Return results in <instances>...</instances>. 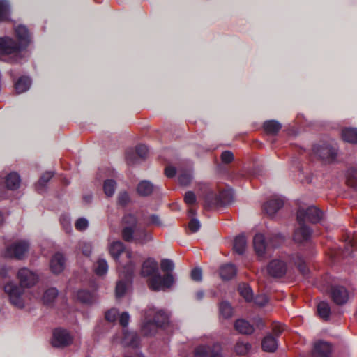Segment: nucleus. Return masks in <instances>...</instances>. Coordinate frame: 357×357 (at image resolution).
I'll list each match as a JSON object with an SVG mask.
<instances>
[{
    "label": "nucleus",
    "instance_id": "nucleus-1",
    "mask_svg": "<svg viewBox=\"0 0 357 357\" xmlns=\"http://www.w3.org/2000/svg\"><path fill=\"white\" fill-rule=\"evenodd\" d=\"M17 278L20 280L19 284L10 282L4 285L3 289L13 305L18 308H23L24 306L22 298L24 289L35 285L38 280V276L27 268H22L17 272Z\"/></svg>",
    "mask_w": 357,
    "mask_h": 357
},
{
    "label": "nucleus",
    "instance_id": "nucleus-2",
    "mask_svg": "<svg viewBox=\"0 0 357 357\" xmlns=\"http://www.w3.org/2000/svg\"><path fill=\"white\" fill-rule=\"evenodd\" d=\"M141 275L149 278L147 280L149 288L155 291L170 288L175 281L172 273H165L162 276L158 262L151 257H149L143 262Z\"/></svg>",
    "mask_w": 357,
    "mask_h": 357
},
{
    "label": "nucleus",
    "instance_id": "nucleus-3",
    "mask_svg": "<svg viewBox=\"0 0 357 357\" xmlns=\"http://www.w3.org/2000/svg\"><path fill=\"white\" fill-rule=\"evenodd\" d=\"M17 42L9 37L0 38V57L8 54H18L27 48L30 43V34L28 29L23 25L15 29Z\"/></svg>",
    "mask_w": 357,
    "mask_h": 357
},
{
    "label": "nucleus",
    "instance_id": "nucleus-4",
    "mask_svg": "<svg viewBox=\"0 0 357 357\" xmlns=\"http://www.w3.org/2000/svg\"><path fill=\"white\" fill-rule=\"evenodd\" d=\"M168 323L169 317L164 310L156 311L153 307H148L143 315L141 332L144 336H153Z\"/></svg>",
    "mask_w": 357,
    "mask_h": 357
},
{
    "label": "nucleus",
    "instance_id": "nucleus-5",
    "mask_svg": "<svg viewBox=\"0 0 357 357\" xmlns=\"http://www.w3.org/2000/svg\"><path fill=\"white\" fill-rule=\"evenodd\" d=\"M312 151L320 160L328 164L335 162L339 155L337 144L332 142H324L314 144Z\"/></svg>",
    "mask_w": 357,
    "mask_h": 357
},
{
    "label": "nucleus",
    "instance_id": "nucleus-6",
    "mask_svg": "<svg viewBox=\"0 0 357 357\" xmlns=\"http://www.w3.org/2000/svg\"><path fill=\"white\" fill-rule=\"evenodd\" d=\"M135 265L132 261L123 266V270L120 273L121 280L117 282L116 286V296L121 298L126 292L128 286L132 282Z\"/></svg>",
    "mask_w": 357,
    "mask_h": 357
},
{
    "label": "nucleus",
    "instance_id": "nucleus-7",
    "mask_svg": "<svg viewBox=\"0 0 357 357\" xmlns=\"http://www.w3.org/2000/svg\"><path fill=\"white\" fill-rule=\"evenodd\" d=\"M324 217L323 211L315 206H310L306 209L299 208L297 211L296 220L300 222H309L312 224L319 222Z\"/></svg>",
    "mask_w": 357,
    "mask_h": 357
},
{
    "label": "nucleus",
    "instance_id": "nucleus-8",
    "mask_svg": "<svg viewBox=\"0 0 357 357\" xmlns=\"http://www.w3.org/2000/svg\"><path fill=\"white\" fill-rule=\"evenodd\" d=\"M73 336L70 333L62 328H57L53 331L52 345L54 347L63 348L72 344Z\"/></svg>",
    "mask_w": 357,
    "mask_h": 357
},
{
    "label": "nucleus",
    "instance_id": "nucleus-9",
    "mask_svg": "<svg viewBox=\"0 0 357 357\" xmlns=\"http://www.w3.org/2000/svg\"><path fill=\"white\" fill-rule=\"evenodd\" d=\"M29 248V243L28 241H19L7 247L5 255L8 257L22 259Z\"/></svg>",
    "mask_w": 357,
    "mask_h": 357
},
{
    "label": "nucleus",
    "instance_id": "nucleus-10",
    "mask_svg": "<svg viewBox=\"0 0 357 357\" xmlns=\"http://www.w3.org/2000/svg\"><path fill=\"white\" fill-rule=\"evenodd\" d=\"M195 357H222L221 345H199L195 349Z\"/></svg>",
    "mask_w": 357,
    "mask_h": 357
},
{
    "label": "nucleus",
    "instance_id": "nucleus-11",
    "mask_svg": "<svg viewBox=\"0 0 357 357\" xmlns=\"http://www.w3.org/2000/svg\"><path fill=\"white\" fill-rule=\"evenodd\" d=\"M287 271L286 263L280 259H273L267 266V271L273 278H282Z\"/></svg>",
    "mask_w": 357,
    "mask_h": 357
},
{
    "label": "nucleus",
    "instance_id": "nucleus-12",
    "mask_svg": "<svg viewBox=\"0 0 357 357\" xmlns=\"http://www.w3.org/2000/svg\"><path fill=\"white\" fill-rule=\"evenodd\" d=\"M331 296L335 304L342 305L349 300V292L343 286L333 285L331 287Z\"/></svg>",
    "mask_w": 357,
    "mask_h": 357
},
{
    "label": "nucleus",
    "instance_id": "nucleus-13",
    "mask_svg": "<svg viewBox=\"0 0 357 357\" xmlns=\"http://www.w3.org/2000/svg\"><path fill=\"white\" fill-rule=\"evenodd\" d=\"M299 227L296 228L294 233V240L297 243L307 241L312 234V229L306 225V222L297 221Z\"/></svg>",
    "mask_w": 357,
    "mask_h": 357
},
{
    "label": "nucleus",
    "instance_id": "nucleus-14",
    "mask_svg": "<svg viewBox=\"0 0 357 357\" xmlns=\"http://www.w3.org/2000/svg\"><path fill=\"white\" fill-rule=\"evenodd\" d=\"M284 204L283 199L274 196L264 204L263 209L268 216H273Z\"/></svg>",
    "mask_w": 357,
    "mask_h": 357
},
{
    "label": "nucleus",
    "instance_id": "nucleus-15",
    "mask_svg": "<svg viewBox=\"0 0 357 357\" xmlns=\"http://www.w3.org/2000/svg\"><path fill=\"white\" fill-rule=\"evenodd\" d=\"M332 349L331 343L319 340L314 343L312 354L314 357H331Z\"/></svg>",
    "mask_w": 357,
    "mask_h": 357
},
{
    "label": "nucleus",
    "instance_id": "nucleus-16",
    "mask_svg": "<svg viewBox=\"0 0 357 357\" xmlns=\"http://www.w3.org/2000/svg\"><path fill=\"white\" fill-rule=\"evenodd\" d=\"M126 247L123 243L120 241H116L112 242L109 247V252L112 258L116 261H119V258L120 255L123 252H126V257L128 259V261H132L130 260L131 252L130 251L126 252ZM128 262L127 264H128Z\"/></svg>",
    "mask_w": 357,
    "mask_h": 357
},
{
    "label": "nucleus",
    "instance_id": "nucleus-17",
    "mask_svg": "<svg viewBox=\"0 0 357 357\" xmlns=\"http://www.w3.org/2000/svg\"><path fill=\"white\" fill-rule=\"evenodd\" d=\"M65 257L63 254L57 252L54 254L50 260V269L54 274L61 273L65 268Z\"/></svg>",
    "mask_w": 357,
    "mask_h": 357
},
{
    "label": "nucleus",
    "instance_id": "nucleus-18",
    "mask_svg": "<svg viewBox=\"0 0 357 357\" xmlns=\"http://www.w3.org/2000/svg\"><path fill=\"white\" fill-rule=\"evenodd\" d=\"M289 261L297 267V269L303 276L307 277L310 270L301 255L298 253L291 255L289 256Z\"/></svg>",
    "mask_w": 357,
    "mask_h": 357
},
{
    "label": "nucleus",
    "instance_id": "nucleus-19",
    "mask_svg": "<svg viewBox=\"0 0 357 357\" xmlns=\"http://www.w3.org/2000/svg\"><path fill=\"white\" fill-rule=\"evenodd\" d=\"M253 246L256 254L259 257H264L268 248L264 236L262 234H257L253 238Z\"/></svg>",
    "mask_w": 357,
    "mask_h": 357
},
{
    "label": "nucleus",
    "instance_id": "nucleus-20",
    "mask_svg": "<svg viewBox=\"0 0 357 357\" xmlns=\"http://www.w3.org/2000/svg\"><path fill=\"white\" fill-rule=\"evenodd\" d=\"M123 337L122 342L123 344L128 347L137 348L139 347L140 343V337L138 334L133 331H128V330H123Z\"/></svg>",
    "mask_w": 357,
    "mask_h": 357
},
{
    "label": "nucleus",
    "instance_id": "nucleus-21",
    "mask_svg": "<svg viewBox=\"0 0 357 357\" xmlns=\"http://www.w3.org/2000/svg\"><path fill=\"white\" fill-rule=\"evenodd\" d=\"M278 347V340L273 335H266L261 342L262 349L266 352H274Z\"/></svg>",
    "mask_w": 357,
    "mask_h": 357
},
{
    "label": "nucleus",
    "instance_id": "nucleus-22",
    "mask_svg": "<svg viewBox=\"0 0 357 357\" xmlns=\"http://www.w3.org/2000/svg\"><path fill=\"white\" fill-rule=\"evenodd\" d=\"M237 273V268L233 264H225L220 268V275L223 280H231Z\"/></svg>",
    "mask_w": 357,
    "mask_h": 357
},
{
    "label": "nucleus",
    "instance_id": "nucleus-23",
    "mask_svg": "<svg viewBox=\"0 0 357 357\" xmlns=\"http://www.w3.org/2000/svg\"><path fill=\"white\" fill-rule=\"evenodd\" d=\"M234 328L239 333L244 335H250L255 331L254 326L243 319H239L235 321Z\"/></svg>",
    "mask_w": 357,
    "mask_h": 357
},
{
    "label": "nucleus",
    "instance_id": "nucleus-24",
    "mask_svg": "<svg viewBox=\"0 0 357 357\" xmlns=\"http://www.w3.org/2000/svg\"><path fill=\"white\" fill-rule=\"evenodd\" d=\"M154 190V185L150 181L144 180L140 181L137 187V192L141 197H148Z\"/></svg>",
    "mask_w": 357,
    "mask_h": 357
},
{
    "label": "nucleus",
    "instance_id": "nucleus-25",
    "mask_svg": "<svg viewBox=\"0 0 357 357\" xmlns=\"http://www.w3.org/2000/svg\"><path fill=\"white\" fill-rule=\"evenodd\" d=\"M20 182V176L17 172H10L6 177V185L9 190H15L19 188Z\"/></svg>",
    "mask_w": 357,
    "mask_h": 357
},
{
    "label": "nucleus",
    "instance_id": "nucleus-26",
    "mask_svg": "<svg viewBox=\"0 0 357 357\" xmlns=\"http://www.w3.org/2000/svg\"><path fill=\"white\" fill-rule=\"evenodd\" d=\"M221 206L219 200L218 194L213 191H209L206 193L204 200V207L210 209L213 207Z\"/></svg>",
    "mask_w": 357,
    "mask_h": 357
},
{
    "label": "nucleus",
    "instance_id": "nucleus-27",
    "mask_svg": "<svg viewBox=\"0 0 357 357\" xmlns=\"http://www.w3.org/2000/svg\"><path fill=\"white\" fill-rule=\"evenodd\" d=\"M153 240L152 234L146 229H137L135 234V242L142 245L146 244Z\"/></svg>",
    "mask_w": 357,
    "mask_h": 357
},
{
    "label": "nucleus",
    "instance_id": "nucleus-28",
    "mask_svg": "<svg viewBox=\"0 0 357 357\" xmlns=\"http://www.w3.org/2000/svg\"><path fill=\"white\" fill-rule=\"evenodd\" d=\"M342 138L344 141L357 144V129L346 128L342 130Z\"/></svg>",
    "mask_w": 357,
    "mask_h": 357
},
{
    "label": "nucleus",
    "instance_id": "nucleus-29",
    "mask_svg": "<svg viewBox=\"0 0 357 357\" xmlns=\"http://www.w3.org/2000/svg\"><path fill=\"white\" fill-rule=\"evenodd\" d=\"M246 244V238L243 234L237 236L234 241V251L238 255H243L245 252Z\"/></svg>",
    "mask_w": 357,
    "mask_h": 357
},
{
    "label": "nucleus",
    "instance_id": "nucleus-30",
    "mask_svg": "<svg viewBox=\"0 0 357 357\" xmlns=\"http://www.w3.org/2000/svg\"><path fill=\"white\" fill-rule=\"evenodd\" d=\"M31 84V79L27 76L20 77L15 84V89L17 93L26 91Z\"/></svg>",
    "mask_w": 357,
    "mask_h": 357
},
{
    "label": "nucleus",
    "instance_id": "nucleus-31",
    "mask_svg": "<svg viewBox=\"0 0 357 357\" xmlns=\"http://www.w3.org/2000/svg\"><path fill=\"white\" fill-rule=\"evenodd\" d=\"M263 127L267 133L276 135L280 130L282 125L275 120H269L264 123Z\"/></svg>",
    "mask_w": 357,
    "mask_h": 357
},
{
    "label": "nucleus",
    "instance_id": "nucleus-32",
    "mask_svg": "<svg viewBox=\"0 0 357 357\" xmlns=\"http://www.w3.org/2000/svg\"><path fill=\"white\" fill-rule=\"evenodd\" d=\"M77 298L82 303L91 304L94 301V294L86 289H80L77 292Z\"/></svg>",
    "mask_w": 357,
    "mask_h": 357
},
{
    "label": "nucleus",
    "instance_id": "nucleus-33",
    "mask_svg": "<svg viewBox=\"0 0 357 357\" xmlns=\"http://www.w3.org/2000/svg\"><path fill=\"white\" fill-rule=\"evenodd\" d=\"M219 200L220 202V205L225 206L227 204H230L234 197V192L231 189H225L220 190L218 194Z\"/></svg>",
    "mask_w": 357,
    "mask_h": 357
},
{
    "label": "nucleus",
    "instance_id": "nucleus-34",
    "mask_svg": "<svg viewBox=\"0 0 357 357\" xmlns=\"http://www.w3.org/2000/svg\"><path fill=\"white\" fill-rule=\"evenodd\" d=\"M52 176L53 173L51 172H47L40 176L39 181L36 184V189L38 193H42L44 191L47 183Z\"/></svg>",
    "mask_w": 357,
    "mask_h": 357
},
{
    "label": "nucleus",
    "instance_id": "nucleus-35",
    "mask_svg": "<svg viewBox=\"0 0 357 357\" xmlns=\"http://www.w3.org/2000/svg\"><path fill=\"white\" fill-rule=\"evenodd\" d=\"M58 294H59L58 290L54 287H52V288L47 289L44 292V294L43 296V303L45 305H50V304L53 303V302L57 297Z\"/></svg>",
    "mask_w": 357,
    "mask_h": 357
},
{
    "label": "nucleus",
    "instance_id": "nucleus-36",
    "mask_svg": "<svg viewBox=\"0 0 357 357\" xmlns=\"http://www.w3.org/2000/svg\"><path fill=\"white\" fill-rule=\"evenodd\" d=\"M346 182L347 185L357 190V168L352 167L348 169Z\"/></svg>",
    "mask_w": 357,
    "mask_h": 357
},
{
    "label": "nucleus",
    "instance_id": "nucleus-37",
    "mask_svg": "<svg viewBox=\"0 0 357 357\" xmlns=\"http://www.w3.org/2000/svg\"><path fill=\"white\" fill-rule=\"evenodd\" d=\"M220 315L225 319L230 318L233 314V308L227 301H222L219 305Z\"/></svg>",
    "mask_w": 357,
    "mask_h": 357
},
{
    "label": "nucleus",
    "instance_id": "nucleus-38",
    "mask_svg": "<svg viewBox=\"0 0 357 357\" xmlns=\"http://www.w3.org/2000/svg\"><path fill=\"white\" fill-rule=\"evenodd\" d=\"M137 230L130 227H123L121 230V236L126 242L135 241V234Z\"/></svg>",
    "mask_w": 357,
    "mask_h": 357
},
{
    "label": "nucleus",
    "instance_id": "nucleus-39",
    "mask_svg": "<svg viewBox=\"0 0 357 357\" xmlns=\"http://www.w3.org/2000/svg\"><path fill=\"white\" fill-rule=\"evenodd\" d=\"M317 312L320 317L324 320L329 318L331 314V308L327 302L321 301L317 305Z\"/></svg>",
    "mask_w": 357,
    "mask_h": 357
},
{
    "label": "nucleus",
    "instance_id": "nucleus-40",
    "mask_svg": "<svg viewBox=\"0 0 357 357\" xmlns=\"http://www.w3.org/2000/svg\"><path fill=\"white\" fill-rule=\"evenodd\" d=\"M239 294L243 296L247 302L253 300V293L252 289L246 284L239 285L238 289Z\"/></svg>",
    "mask_w": 357,
    "mask_h": 357
},
{
    "label": "nucleus",
    "instance_id": "nucleus-41",
    "mask_svg": "<svg viewBox=\"0 0 357 357\" xmlns=\"http://www.w3.org/2000/svg\"><path fill=\"white\" fill-rule=\"evenodd\" d=\"M251 347L250 343L238 340L234 347V351L238 355H245L251 349Z\"/></svg>",
    "mask_w": 357,
    "mask_h": 357
},
{
    "label": "nucleus",
    "instance_id": "nucleus-42",
    "mask_svg": "<svg viewBox=\"0 0 357 357\" xmlns=\"http://www.w3.org/2000/svg\"><path fill=\"white\" fill-rule=\"evenodd\" d=\"M192 179V173L188 170H183L179 172L178 176V181L181 185H188Z\"/></svg>",
    "mask_w": 357,
    "mask_h": 357
},
{
    "label": "nucleus",
    "instance_id": "nucleus-43",
    "mask_svg": "<svg viewBox=\"0 0 357 357\" xmlns=\"http://www.w3.org/2000/svg\"><path fill=\"white\" fill-rule=\"evenodd\" d=\"M116 183L114 179H107L103 184V190L105 194L107 197H112L115 192Z\"/></svg>",
    "mask_w": 357,
    "mask_h": 357
},
{
    "label": "nucleus",
    "instance_id": "nucleus-44",
    "mask_svg": "<svg viewBox=\"0 0 357 357\" xmlns=\"http://www.w3.org/2000/svg\"><path fill=\"white\" fill-rule=\"evenodd\" d=\"M122 222L125 225L124 227H130L133 229H137L138 220L137 218L131 213L126 214L122 219Z\"/></svg>",
    "mask_w": 357,
    "mask_h": 357
},
{
    "label": "nucleus",
    "instance_id": "nucleus-45",
    "mask_svg": "<svg viewBox=\"0 0 357 357\" xmlns=\"http://www.w3.org/2000/svg\"><path fill=\"white\" fill-rule=\"evenodd\" d=\"M9 3L6 0H0V21L4 22L8 20Z\"/></svg>",
    "mask_w": 357,
    "mask_h": 357
},
{
    "label": "nucleus",
    "instance_id": "nucleus-46",
    "mask_svg": "<svg viewBox=\"0 0 357 357\" xmlns=\"http://www.w3.org/2000/svg\"><path fill=\"white\" fill-rule=\"evenodd\" d=\"M108 271V264L105 259H99L97 261V266L95 269L96 275L102 276L105 275Z\"/></svg>",
    "mask_w": 357,
    "mask_h": 357
},
{
    "label": "nucleus",
    "instance_id": "nucleus-47",
    "mask_svg": "<svg viewBox=\"0 0 357 357\" xmlns=\"http://www.w3.org/2000/svg\"><path fill=\"white\" fill-rule=\"evenodd\" d=\"M160 268L165 274L172 273L174 268V264L171 259H163L160 261Z\"/></svg>",
    "mask_w": 357,
    "mask_h": 357
},
{
    "label": "nucleus",
    "instance_id": "nucleus-48",
    "mask_svg": "<svg viewBox=\"0 0 357 357\" xmlns=\"http://www.w3.org/2000/svg\"><path fill=\"white\" fill-rule=\"evenodd\" d=\"M144 221L145 225L146 227H149L151 225L159 227L162 225L161 220L160 217L156 214H152L149 215L147 218L144 219Z\"/></svg>",
    "mask_w": 357,
    "mask_h": 357
},
{
    "label": "nucleus",
    "instance_id": "nucleus-49",
    "mask_svg": "<svg viewBox=\"0 0 357 357\" xmlns=\"http://www.w3.org/2000/svg\"><path fill=\"white\" fill-rule=\"evenodd\" d=\"M138 156L133 149H128L126 152V159L129 165H134L137 162Z\"/></svg>",
    "mask_w": 357,
    "mask_h": 357
},
{
    "label": "nucleus",
    "instance_id": "nucleus-50",
    "mask_svg": "<svg viewBox=\"0 0 357 357\" xmlns=\"http://www.w3.org/2000/svg\"><path fill=\"white\" fill-rule=\"evenodd\" d=\"M284 236L281 234L273 235L269 238V243L273 248H277L284 241Z\"/></svg>",
    "mask_w": 357,
    "mask_h": 357
},
{
    "label": "nucleus",
    "instance_id": "nucleus-51",
    "mask_svg": "<svg viewBox=\"0 0 357 357\" xmlns=\"http://www.w3.org/2000/svg\"><path fill=\"white\" fill-rule=\"evenodd\" d=\"M130 201L128 193L126 191L121 192L119 194L117 198L118 204L121 206H126Z\"/></svg>",
    "mask_w": 357,
    "mask_h": 357
},
{
    "label": "nucleus",
    "instance_id": "nucleus-52",
    "mask_svg": "<svg viewBox=\"0 0 357 357\" xmlns=\"http://www.w3.org/2000/svg\"><path fill=\"white\" fill-rule=\"evenodd\" d=\"M139 158L145 159L148 153V148L144 144H139L135 150Z\"/></svg>",
    "mask_w": 357,
    "mask_h": 357
},
{
    "label": "nucleus",
    "instance_id": "nucleus-53",
    "mask_svg": "<svg viewBox=\"0 0 357 357\" xmlns=\"http://www.w3.org/2000/svg\"><path fill=\"white\" fill-rule=\"evenodd\" d=\"M284 326L280 323H273L272 325V332L274 337L278 338L284 331Z\"/></svg>",
    "mask_w": 357,
    "mask_h": 357
},
{
    "label": "nucleus",
    "instance_id": "nucleus-54",
    "mask_svg": "<svg viewBox=\"0 0 357 357\" xmlns=\"http://www.w3.org/2000/svg\"><path fill=\"white\" fill-rule=\"evenodd\" d=\"M200 227L201 224L198 219L193 218L189 221L188 228L192 233L197 232Z\"/></svg>",
    "mask_w": 357,
    "mask_h": 357
},
{
    "label": "nucleus",
    "instance_id": "nucleus-55",
    "mask_svg": "<svg viewBox=\"0 0 357 357\" xmlns=\"http://www.w3.org/2000/svg\"><path fill=\"white\" fill-rule=\"evenodd\" d=\"M119 315L118 310L116 309L109 310L105 312V318L109 322H114Z\"/></svg>",
    "mask_w": 357,
    "mask_h": 357
},
{
    "label": "nucleus",
    "instance_id": "nucleus-56",
    "mask_svg": "<svg viewBox=\"0 0 357 357\" xmlns=\"http://www.w3.org/2000/svg\"><path fill=\"white\" fill-rule=\"evenodd\" d=\"M190 276L192 280L200 282L202 280V271L201 268L195 267L191 271Z\"/></svg>",
    "mask_w": 357,
    "mask_h": 357
},
{
    "label": "nucleus",
    "instance_id": "nucleus-57",
    "mask_svg": "<svg viewBox=\"0 0 357 357\" xmlns=\"http://www.w3.org/2000/svg\"><path fill=\"white\" fill-rule=\"evenodd\" d=\"M184 201L188 205H193L197 202L195 194L192 191H188L184 195Z\"/></svg>",
    "mask_w": 357,
    "mask_h": 357
},
{
    "label": "nucleus",
    "instance_id": "nucleus-58",
    "mask_svg": "<svg viewBox=\"0 0 357 357\" xmlns=\"http://www.w3.org/2000/svg\"><path fill=\"white\" fill-rule=\"evenodd\" d=\"M234 159V154L230 151H225L221 154V160L223 163L229 164Z\"/></svg>",
    "mask_w": 357,
    "mask_h": 357
},
{
    "label": "nucleus",
    "instance_id": "nucleus-59",
    "mask_svg": "<svg viewBox=\"0 0 357 357\" xmlns=\"http://www.w3.org/2000/svg\"><path fill=\"white\" fill-rule=\"evenodd\" d=\"M88 225L89 222L84 218H79L75 224V228L79 231L85 230L88 227Z\"/></svg>",
    "mask_w": 357,
    "mask_h": 357
},
{
    "label": "nucleus",
    "instance_id": "nucleus-60",
    "mask_svg": "<svg viewBox=\"0 0 357 357\" xmlns=\"http://www.w3.org/2000/svg\"><path fill=\"white\" fill-rule=\"evenodd\" d=\"M254 302L257 305L264 307L268 302V299L265 295H258L254 298Z\"/></svg>",
    "mask_w": 357,
    "mask_h": 357
},
{
    "label": "nucleus",
    "instance_id": "nucleus-61",
    "mask_svg": "<svg viewBox=\"0 0 357 357\" xmlns=\"http://www.w3.org/2000/svg\"><path fill=\"white\" fill-rule=\"evenodd\" d=\"M130 320L129 314L127 312H123L119 317V324L123 328L126 327L128 325Z\"/></svg>",
    "mask_w": 357,
    "mask_h": 357
},
{
    "label": "nucleus",
    "instance_id": "nucleus-62",
    "mask_svg": "<svg viewBox=\"0 0 357 357\" xmlns=\"http://www.w3.org/2000/svg\"><path fill=\"white\" fill-rule=\"evenodd\" d=\"M81 250H82V252L83 253V255L88 257L91 253L92 246L90 243H84L81 245Z\"/></svg>",
    "mask_w": 357,
    "mask_h": 357
},
{
    "label": "nucleus",
    "instance_id": "nucleus-63",
    "mask_svg": "<svg viewBox=\"0 0 357 357\" xmlns=\"http://www.w3.org/2000/svg\"><path fill=\"white\" fill-rule=\"evenodd\" d=\"M176 174V169L173 166H167L165 169V174L168 178H173Z\"/></svg>",
    "mask_w": 357,
    "mask_h": 357
},
{
    "label": "nucleus",
    "instance_id": "nucleus-64",
    "mask_svg": "<svg viewBox=\"0 0 357 357\" xmlns=\"http://www.w3.org/2000/svg\"><path fill=\"white\" fill-rule=\"evenodd\" d=\"M61 222L63 225V226L64 227L66 232H69L71 230L70 224L68 220L65 219V218H61Z\"/></svg>",
    "mask_w": 357,
    "mask_h": 357
}]
</instances>
